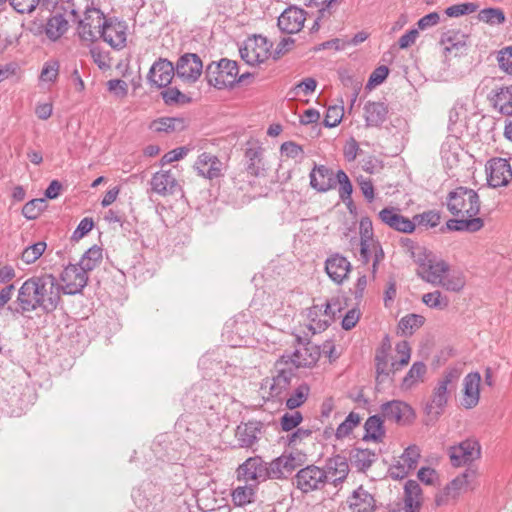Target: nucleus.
Returning a JSON list of instances; mask_svg holds the SVG:
<instances>
[{"instance_id":"0e129e2a","label":"nucleus","mask_w":512,"mask_h":512,"mask_svg":"<svg viewBox=\"0 0 512 512\" xmlns=\"http://www.w3.org/2000/svg\"><path fill=\"white\" fill-rule=\"evenodd\" d=\"M497 60L499 67L506 73L512 75V46L500 50Z\"/></svg>"},{"instance_id":"5701e85b","label":"nucleus","mask_w":512,"mask_h":512,"mask_svg":"<svg viewBox=\"0 0 512 512\" xmlns=\"http://www.w3.org/2000/svg\"><path fill=\"white\" fill-rule=\"evenodd\" d=\"M481 375L479 372L467 374L463 380V397L461 405L465 409H472L480 400Z\"/></svg>"},{"instance_id":"f3484780","label":"nucleus","mask_w":512,"mask_h":512,"mask_svg":"<svg viewBox=\"0 0 512 512\" xmlns=\"http://www.w3.org/2000/svg\"><path fill=\"white\" fill-rule=\"evenodd\" d=\"M420 458L417 446H409L398 458L395 464L389 468V474L393 479H403L410 471L414 470Z\"/></svg>"},{"instance_id":"b1692460","label":"nucleus","mask_w":512,"mask_h":512,"mask_svg":"<svg viewBox=\"0 0 512 512\" xmlns=\"http://www.w3.org/2000/svg\"><path fill=\"white\" fill-rule=\"evenodd\" d=\"M102 39L114 49H122L126 45L127 25L121 21H108L103 27Z\"/></svg>"},{"instance_id":"a878e982","label":"nucleus","mask_w":512,"mask_h":512,"mask_svg":"<svg viewBox=\"0 0 512 512\" xmlns=\"http://www.w3.org/2000/svg\"><path fill=\"white\" fill-rule=\"evenodd\" d=\"M310 186L318 192H327L336 186V175L324 165H314L309 175Z\"/></svg>"},{"instance_id":"774afa93","label":"nucleus","mask_w":512,"mask_h":512,"mask_svg":"<svg viewBox=\"0 0 512 512\" xmlns=\"http://www.w3.org/2000/svg\"><path fill=\"white\" fill-rule=\"evenodd\" d=\"M59 64L55 61L45 63L40 79L45 82L55 81L58 76Z\"/></svg>"},{"instance_id":"aec40b11","label":"nucleus","mask_w":512,"mask_h":512,"mask_svg":"<svg viewBox=\"0 0 512 512\" xmlns=\"http://www.w3.org/2000/svg\"><path fill=\"white\" fill-rule=\"evenodd\" d=\"M381 412L385 419L400 425H405L414 418L412 408L407 403L400 400H392L383 403L381 405Z\"/></svg>"},{"instance_id":"052dcab7","label":"nucleus","mask_w":512,"mask_h":512,"mask_svg":"<svg viewBox=\"0 0 512 512\" xmlns=\"http://www.w3.org/2000/svg\"><path fill=\"white\" fill-rule=\"evenodd\" d=\"M479 6L473 2H466L452 5L445 9V14L448 17H460L463 15H468L477 11Z\"/></svg>"},{"instance_id":"69168bd1","label":"nucleus","mask_w":512,"mask_h":512,"mask_svg":"<svg viewBox=\"0 0 512 512\" xmlns=\"http://www.w3.org/2000/svg\"><path fill=\"white\" fill-rule=\"evenodd\" d=\"M302 421V415L298 411L293 413H285L281 417V427L284 431H290L296 428Z\"/></svg>"},{"instance_id":"6ab92c4d","label":"nucleus","mask_w":512,"mask_h":512,"mask_svg":"<svg viewBox=\"0 0 512 512\" xmlns=\"http://www.w3.org/2000/svg\"><path fill=\"white\" fill-rule=\"evenodd\" d=\"M378 217L383 224L402 233H412L416 227L413 220L403 216L400 213V209L395 207H386L382 209L378 213Z\"/></svg>"},{"instance_id":"3c124183","label":"nucleus","mask_w":512,"mask_h":512,"mask_svg":"<svg viewBox=\"0 0 512 512\" xmlns=\"http://www.w3.org/2000/svg\"><path fill=\"white\" fill-rule=\"evenodd\" d=\"M425 322V318L418 314H409L403 317L398 324V328L404 335H412Z\"/></svg>"},{"instance_id":"ea45409f","label":"nucleus","mask_w":512,"mask_h":512,"mask_svg":"<svg viewBox=\"0 0 512 512\" xmlns=\"http://www.w3.org/2000/svg\"><path fill=\"white\" fill-rule=\"evenodd\" d=\"M427 372L426 365L421 362H415L405 375L402 380L401 388L403 390H409L412 387L418 385L419 383L424 381V376Z\"/></svg>"},{"instance_id":"dca6fc26","label":"nucleus","mask_w":512,"mask_h":512,"mask_svg":"<svg viewBox=\"0 0 512 512\" xmlns=\"http://www.w3.org/2000/svg\"><path fill=\"white\" fill-rule=\"evenodd\" d=\"M417 274L426 282L438 286L444 275L449 271V265L443 260L426 257L418 260Z\"/></svg>"},{"instance_id":"9b49d317","label":"nucleus","mask_w":512,"mask_h":512,"mask_svg":"<svg viewBox=\"0 0 512 512\" xmlns=\"http://www.w3.org/2000/svg\"><path fill=\"white\" fill-rule=\"evenodd\" d=\"M319 357V348L316 345L307 343L306 345H301L292 354L283 355L277 363V367L288 363H291L296 368L312 367L317 363Z\"/></svg>"},{"instance_id":"09e8293b","label":"nucleus","mask_w":512,"mask_h":512,"mask_svg":"<svg viewBox=\"0 0 512 512\" xmlns=\"http://www.w3.org/2000/svg\"><path fill=\"white\" fill-rule=\"evenodd\" d=\"M465 277L462 272L450 270L444 275L443 279H441V283L438 286L443 287L447 291L459 292L465 286Z\"/></svg>"},{"instance_id":"a18cd8bd","label":"nucleus","mask_w":512,"mask_h":512,"mask_svg":"<svg viewBox=\"0 0 512 512\" xmlns=\"http://www.w3.org/2000/svg\"><path fill=\"white\" fill-rule=\"evenodd\" d=\"M262 153V147L256 144H251V146L245 151V157L247 158V172L252 176H258L260 174Z\"/></svg>"},{"instance_id":"7ed1b4c3","label":"nucleus","mask_w":512,"mask_h":512,"mask_svg":"<svg viewBox=\"0 0 512 512\" xmlns=\"http://www.w3.org/2000/svg\"><path fill=\"white\" fill-rule=\"evenodd\" d=\"M462 370L458 367H449L434 387L430 401L426 404L425 412L431 419H438L443 414L448 403L449 394L455 390Z\"/></svg>"},{"instance_id":"c85d7f7f","label":"nucleus","mask_w":512,"mask_h":512,"mask_svg":"<svg viewBox=\"0 0 512 512\" xmlns=\"http://www.w3.org/2000/svg\"><path fill=\"white\" fill-rule=\"evenodd\" d=\"M151 190L161 196L174 194L178 188L175 176L170 171L156 172L150 181Z\"/></svg>"},{"instance_id":"37998d69","label":"nucleus","mask_w":512,"mask_h":512,"mask_svg":"<svg viewBox=\"0 0 512 512\" xmlns=\"http://www.w3.org/2000/svg\"><path fill=\"white\" fill-rule=\"evenodd\" d=\"M68 29V21L61 14H56L49 18L46 24V35L50 40L56 41Z\"/></svg>"},{"instance_id":"a211bd4d","label":"nucleus","mask_w":512,"mask_h":512,"mask_svg":"<svg viewBox=\"0 0 512 512\" xmlns=\"http://www.w3.org/2000/svg\"><path fill=\"white\" fill-rule=\"evenodd\" d=\"M336 310H339L337 302L334 304L326 302L322 305H314L309 311V317L311 318L310 329L313 333L325 330L334 319Z\"/></svg>"},{"instance_id":"473e14b6","label":"nucleus","mask_w":512,"mask_h":512,"mask_svg":"<svg viewBox=\"0 0 512 512\" xmlns=\"http://www.w3.org/2000/svg\"><path fill=\"white\" fill-rule=\"evenodd\" d=\"M467 119V105L460 99L457 100L449 111L448 115V129L453 134L462 133L466 126Z\"/></svg>"},{"instance_id":"4468645a","label":"nucleus","mask_w":512,"mask_h":512,"mask_svg":"<svg viewBox=\"0 0 512 512\" xmlns=\"http://www.w3.org/2000/svg\"><path fill=\"white\" fill-rule=\"evenodd\" d=\"M203 63L200 57L194 53L182 55L176 64V75L188 83H194L201 76Z\"/></svg>"},{"instance_id":"bb28decb","label":"nucleus","mask_w":512,"mask_h":512,"mask_svg":"<svg viewBox=\"0 0 512 512\" xmlns=\"http://www.w3.org/2000/svg\"><path fill=\"white\" fill-rule=\"evenodd\" d=\"M325 270L331 280L341 284L351 270V263L339 254L332 255L325 262Z\"/></svg>"},{"instance_id":"72a5a7b5","label":"nucleus","mask_w":512,"mask_h":512,"mask_svg":"<svg viewBox=\"0 0 512 512\" xmlns=\"http://www.w3.org/2000/svg\"><path fill=\"white\" fill-rule=\"evenodd\" d=\"M348 503L352 512H374L375 509L373 496L362 487L353 492L348 498Z\"/></svg>"},{"instance_id":"412c9836","label":"nucleus","mask_w":512,"mask_h":512,"mask_svg":"<svg viewBox=\"0 0 512 512\" xmlns=\"http://www.w3.org/2000/svg\"><path fill=\"white\" fill-rule=\"evenodd\" d=\"M479 473L475 467H468L461 475L454 478L443 490L447 499H456L461 493L473 488Z\"/></svg>"},{"instance_id":"2eb2a0df","label":"nucleus","mask_w":512,"mask_h":512,"mask_svg":"<svg viewBox=\"0 0 512 512\" xmlns=\"http://www.w3.org/2000/svg\"><path fill=\"white\" fill-rule=\"evenodd\" d=\"M487 181L493 187L506 186L512 179V169L509 162L503 158H493L486 164Z\"/></svg>"},{"instance_id":"49530a36","label":"nucleus","mask_w":512,"mask_h":512,"mask_svg":"<svg viewBox=\"0 0 512 512\" xmlns=\"http://www.w3.org/2000/svg\"><path fill=\"white\" fill-rule=\"evenodd\" d=\"M102 258V249L94 245L85 252L78 265L88 274L100 265Z\"/></svg>"},{"instance_id":"2f4dec72","label":"nucleus","mask_w":512,"mask_h":512,"mask_svg":"<svg viewBox=\"0 0 512 512\" xmlns=\"http://www.w3.org/2000/svg\"><path fill=\"white\" fill-rule=\"evenodd\" d=\"M262 424L258 421H249L237 427L236 437L241 447L251 448L259 440Z\"/></svg>"},{"instance_id":"864d4df0","label":"nucleus","mask_w":512,"mask_h":512,"mask_svg":"<svg viewBox=\"0 0 512 512\" xmlns=\"http://www.w3.org/2000/svg\"><path fill=\"white\" fill-rule=\"evenodd\" d=\"M478 20L489 25H500L505 22L506 17L500 8H485L478 13Z\"/></svg>"},{"instance_id":"4be33fe9","label":"nucleus","mask_w":512,"mask_h":512,"mask_svg":"<svg viewBox=\"0 0 512 512\" xmlns=\"http://www.w3.org/2000/svg\"><path fill=\"white\" fill-rule=\"evenodd\" d=\"M176 74V67L167 59L160 58L151 66L147 75L151 85L157 88L166 87Z\"/></svg>"},{"instance_id":"423d86ee","label":"nucleus","mask_w":512,"mask_h":512,"mask_svg":"<svg viewBox=\"0 0 512 512\" xmlns=\"http://www.w3.org/2000/svg\"><path fill=\"white\" fill-rule=\"evenodd\" d=\"M107 22L99 9L86 7L84 19L79 22L78 34L82 40L94 42L102 38L101 31Z\"/></svg>"},{"instance_id":"f257e3e1","label":"nucleus","mask_w":512,"mask_h":512,"mask_svg":"<svg viewBox=\"0 0 512 512\" xmlns=\"http://www.w3.org/2000/svg\"><path fill=\"white\" fill-rule=\"evenodd\" d=\"M62 287L52 274L28 278L18 290L17 304L22 313L41 309L44 313L55 311L61 302Z\"/></svg>"},{"instance_id":"8fccbe9b","label":"nucleus","mask_w":512,"mask_h":512,"mask_svg":"<svg viewBox=\"0 0 512 512\" xmlns=\"http://www.w3.org/2000/svg\"><path fill=\"white\" fill-rule=\"evenodd\" d=\"M255 486L244 485L236 487L232 492V501L236 506L242 507L253 502Z\"/></svg>"},{"instance_id":"39448f33","label":"nucleus","mask_w":512,"mask_h":512,"mask_svg":"<svg viewBox=\"0 0 512 512\" xmlns=\"http://www.w3.org/2000/svg\"><path fill=\"white\" fill-rule=\"evenodd\" d=\"M238 74L237 62L229 59H221L217 63L212 62L205 71L208 84L217 89L233 86L237 81Z\"/></svg>"},{"instance_id":"1a4fd4ad","label":"nucleus","mask_w":512,"mask_h":512,"mask_svg":"<svg viewBox=\"0 0 512 512\" xmlns=\"http://www.w3.org/2000/svg\"><path fill=\"white\" fill-rule=\"evenodd\" d=\"M255 324L245 319V316H239L225 324L222 336L226 342L232 346H242L246 343V338L254 332Z\"/></svg>"},{"instance_id":"20e7f679","label":"nucleus","mask_w":512,"mask_h":512,"mask_svg":"<svg viewBox=\"0 0 512 512\" xmlns=\"http://www.w3.org/2000/svg\"><path fill=\"white\" fill-rule=\"evenodd\" d=\"M480 199L476 191L467 187H457L447 196V208L458 217H474L480 211Z\"/></svg>"},{"instance_id":"e2e57ef3","label":"nucleus","mask_w":512,"mask_h":512,"mask_svg":"<svg viewBox=\"0 0 512 512\" xmlns=\"http://www.w3.org/2000/svg\"><path fill=\"white\" fill-rule=\"evenodd\" d=\"M343 117V108L338 106H332L329 107L325 119H324V125L326 127L332 128L337 126Z\"/></svg>"},{"instance_id":"f8f14e48","label":"nucleus","mask_w":512,"mask_h":512,"mask_svg":"<svg viewBox=\"0 0 512 512\" xmlns=\"http://www.w3.org/2000/svg\"><path fill=\"white\" fill-rule=\"evenodd\" d=\"M237 473L238 479H243L246 482L253 481L256 485L270 479L268 463L259 456L248 458L239 466Z\"/></svg>"},{"instance_id":"4d7b16f0","label":"nucleus","mask_w":512,"mask_h":512,"mask_svg":"<svg viewBox=\"0 0 512 512\" xmlns=\"http://www.w3.org/2000/svg\"><path fill=\"white\" fill-rule=\"evenodd\" d=\"M422 301L425 305L433 309L443 310L449 305V299L443 296L440 291L426 293L422 296Z\"/></svg>"},{"instance_id":"6e6d98bb","label":"nucleus","mask_w":512,"mask_h":512,"mask_svg":"<svg viewBox=\"0 0 512 512\" xmlns=\"http://www.w3.org/2000/svg\"><path fill=\"white\" fill-rule=\"evenodd\" d=\"M183 121L179 118L163 117L152 122L151 128L156 132H172L182 127Z\"/></svg>"},{"instance_id":"6e6552de","label":"nucleus","mask_w":512,"mask_h":512,"mask_svg":"<svg viewBox=\"0 0 512 512\" xmlns=\"http://www.w3.org/2000/svg\"><path fill=\"white\" fill-rule=\"evenodd\" d=\"M326 476L322 468L308 465L296 473L293 483L303 493H309L321 490L326 484Z\"/></svg>"},{"instance_id":"f704fd0d","label":"nucleus","mask_w":512,"mask_h":512,"mask_svg":"<svg viewBox=\"0 0 512 512\" xmlns=\"http://www.w3.org/2000/svg\"><path fill=\"white\" fill-rule=\"evenodd\" d=\"M490 101L504 115H512V85L493 89Z\"/></svg>"},{"instance_id":"9d476101","label":"nucleus","mask_w":512,"mask_h":512,"mask_svg":"<svg viewBox=\"0 0 512 512\" xmlns=\"http://www.w3.org/2000/svg\"><path fill=\"white\" fill-rule=\"evenodd\" d=\"M451 464L455 467L470 464L481 457V446L475 439H466L448 449Z\"/></svg>"},{"instance_id":"13d9d810","label":"nucleus","mask_w":512,"mask_h":512,"mask_svg":"<svg viewBox=\"0 0 512 512\" xmlns=\"http://www.w3.org/2000/svg\"><path fill=\"white\" fill-rule=\"evenodd\" d=\"M46 208V200L43 198L33 199L27 202L22 208V214L29 220L36 219Z\"/></svg>"},{"instance_id":"7c9ffc66","label":"nucleus","mask_w":512,"mask_h":512,"mask_svg":"<svg viewBox=\"0 0 512 512\" xmlns=\"http://www.w3.org/2000/svg\"><path fill=\"white\" fill-rule=\"evenodd\" d=\"M299 463L292 454H282L280 457L268 463L270 479H282L292 473Z\"/></svg>"},{"instance_id":"4c0bfd02","label":"nucleus","mask_w":512,"mask_h":512,"mask_svg":"<svg viewBox=\"0 0 512 512\" xmlns=\"http://www.w3.org/2000/svg\"><path fill=\"white\" fill-rule=\"evenodd\" d=\"M376 459V453L370 449L355 448L350 454L351 464L359 471L367 470Z\"/></svg>"},{"instance_id":"de8ad7c7","label":"nucleus","mask_w":512,"mask_h":512,"mask_svg":"<svg viewBox=\"0 0 512 512\" xmlns=\"http://www.w3.org/2000/svg\"><path fill=\"white\" fill-rule=\"evenodd\" d=\"M361 423V416L356 412H350L346 419L340 423L335 431L337 440H342L348 437L353 430Z\"/></svg>"},{"instance_id":"a19ab883","label":"nucleus","mask_w":512,"mask_h":512,"mask_svg":"<svg viewBox=\"0 0 512 512\" xmlns=\"http://www.w3.org/2000/svg\"><path fill=\"white\" fill-rule=\"evenodd\" d=\"M364 429V440H373L375 442H380L385 436L383 420L378 415L370 416L364 424Z\"/></svg>"},{"instance_id":"f03ea898","label":"nucleus","mask_w":512,"mask_h":512,"mask_svg":"<svg viewBox=\"0 0 512 512\" xmlns=\"http://www.w3.org/2000/svg\"><path fill=\"white\" fill-rule=\"evenodd\" d=\"M390 343L388 337L385 338L381 347L375 354V369L377 385L385 383L392 376L408 365L411 358V347L407 341H400L395 345V352L399 355V360L390 362Z\"/></svg>"},{"instance_id":"58836bf2","label":"nucleus","mask_w":512,"mask_h":512,"mask_svg":"<svg viewBox=\"0 0 512 512\" xmlns=\"http://www.w3.org/2000/svg\"><path fill=\"white\" fill-rule=\"evenodd\" d=\"M447 228L451 231H468L476 232L479 231L484 222L479 217H461L460 219H449L446 223Z\"/></svg>"},{"instance_id":"ddd939ff","label":"nucleus","mask_w":512,"mask_h":512,"mask_svg":"<svg viewBox=\"0 0 512 512\" xmlns=\"http://www.w3.org/2000/svg\"><path fill=\"white\" fill-rule=\"evenodd\" d=\"M62 293L74 295L80 293L87 285L88 274L78 265L69 264L61 274Z\"/></svg>"},{"instance_id":"338daca9","label":"nucleus","mask_w":512,"mask_h":512,"mask_svg":"<svg viewBox=\"0 0 512 512\" xmlns=\"http://www.w3.org/2000/svg\"><path fill=\"white\" fill-rule=\"evenodd\" d=\"M163 100L166 104L184 103L186 95L180 92L177 88H168L161 93Z\"/></svg>"},{"instance_id":"5fc2aeb1","label":"nucleus","mask_w":512,"mask_h":512,"mask_svg":"<svg viewBox=\"0 0 512 512\" xmlns=\"http://www.w3.org/2000/svg\"><path fill=\"white\" fill-rule=\"evenodd\" d=\"M360 232V246H362V253H365L367 247H369V243H378L374 239L372 222L369 218H363L360 221L359 225Z\"/></svg>"},{"instance_id":"393cba45","label":"nucleus","mask_w":512,"mask_h":512,"mask_svg":"<svg viewBox=\"0 0 512 512\" xmlns=\"http://www.w3.org/2000/svg\"><path fill=\"white\" fill-rule=\"evenodd\" d=\"M306 20L304 10L297 7L285 9L278 18V27L281 31L293 34L299 32Z\"/></svg>"},{"instance_id":"680f3d73","label":"nucleus","mask_w":512,"mask_h":512,"mask_svg":"<svg viewBox=\"0 0 512 512\" xmlns=\"http://www.w3.org/2000/svg\"><path fill=\"white\" fill-rule=\"evenodd\" d=\"M336 184H339V196L343 201L351 198L353 191L352 184L343 170H338L336 173Z\"/></svg>"},{"instance_id":"79ce46f5","label":"nucleus","mask_w":512,"mask_h":512,"mask_svg":"<svg viewBox=\"0 0 512 512\" xmlns=\"http://www.w3.org/2000/svg\"><path fill=\"white\" fill-rule=\"evenodd\" d=\"M468 35L460 30H449L443 33L441 43L445 45V50L451 52L460 50L467 46Z\"/></svg>"},{"instance_id":"c756f323","label":"nucleus","mask_w":512,"mask_h":512,"mask_svg":"<svg viewBox=\"0 0 512 512\" xmlns=\"http://www.w3.org/2000/svg\"><path fill=\"white\" fill-rule=\"evenodd\" d=\"M194 167L199 175L214 179L221 175L222 163L216 156L204 152L198 156Z\"/></svg>"},{"instance_id":"0eeeda50","label":"nucleus","mask_w":512,"mask_h":512,"mask_svg":"<svg viewBox=\"0 0 512 512\" xmlns=\"http://www.w3.org/2000/svg\"><path fill=\"white\" fill-rule=\"evenodd\" d=\"M271 45L261 35L249 37L240 48L241 58L249 65H257L268 59Z\"/></svg>"},{"instance_id":"603ef678","label":"nucleus","mask_w":512,"mask_h":512,"mask_svg":"<svg viewBox=\"0 0 512 512\" xmlns=\"http://www.w3.org/2000/svg\"><path fill=\"white\" fill-rule=\"evenodd\" d=\"M310 388L307 384H300L293 393L286 399V406L293 410L300 407L308 398Z\"/></svg>"},{"instance_id":"e433bc0d","label":"nucleus","mask_w":512,"mask_h":512,"mask_svg":"<svg viewBox=\"0 0 512 512\" xmlns=\"http://www.w3.org/2000/svg\"><path fill=\"white\" fill-rule=\"evenodd\" d=\"M405 512H419L421 506V488L414 480H409L404 487Z\"/></svg>"},{"instance_id":"c03bdc74","label":"nucleus","mask_w":512,"mask_h":512,"mask_svg":"<svg viewBox=\"0 0 512 512\" xmlns=\"http://www.w3.org/2000/svg\"><path fill=\"white\" fill-rule=\"evenodd\" d=\"M293 373L290 369L279 368L278 374L273 377V382L270 386V395L278 397L285 391L291 383Z\"/></svg>"},{"instance_id":"c9c22d12","label":"nucleus","mask_w":512,"mask_h":512,"mask_svg":"<svg viewBox=\"0 0 512 512\" xmlns=\"http://www.w3.org/2000/svg\"><path fill=\"white\" fill-rule=\"evenodd\" d=\"M388 113L387 106L382 102H367L364 106V118L367 126L377 127L385 120Z\"/></svg>"},{"instance_id":"cd10ccee","label":"nucleus","mask_w":512,"mask_h":512,"mask_svg":"<svg viewBox=\"0 0 512 512\" xmlns=\"http://www.w3.org/2000/svg\"><path fill=\"white\" fill-rule=\"evenodd\" d=\"M324 473L326 483L330 480L334 485L346 479L349 473V464L344 456L336 455L326 461Z\"/></svg>"},{"instance_id":"bf43d9fd","label":"nucleus","mask_w":512,"mask_h":512,"mask_svg":"<svg viewBox=\"0 0 512 512\" xmlns=\"http://www.w3.org/2000/svg\"><path fill=\"white\" fill-rule=\"evenodd\" d=\"M46 243L43 241L37 242L24 249L21 258L26 264L34 263L38 260L46 249Z\"/></svg>"}]
</instances>
